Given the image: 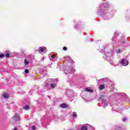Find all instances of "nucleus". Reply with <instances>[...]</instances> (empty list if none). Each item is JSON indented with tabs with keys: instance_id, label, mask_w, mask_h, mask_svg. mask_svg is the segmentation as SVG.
Segmentation results:
<instances>
[{
	"instance_id": "f257e3e1",
	"label": "nucleus",
	"mask_w": 130,
	"mask_h": 130,
	"mask_svg": "<svg viewBox=\"0 0 130 130\" xmlns=\"http://www.w3.org/2000/svg\"><path fill=\"white\" fill-rule=\"evenodd\" d=\"M105 5L104 4H102L99 8L98 11V13H104L105 11H107V8L105 7Z\"/></svg>"
},
{
	"instance_id": "f03ea898",
	"label": "nucleus",
	"mask_w": 130,
	"mask_h": 130,
	"mask_svg": "<svg viewBox=\"0 0 130 130\" xmlns=\"http://www.w3.org/2000/svg\"><path fill=\"white\" fill-rule=\"evenodd\" d=\"M76 72V70L74 68H69L64 70V73L66 75H69V74H74Z\"/></svg>"
},
{
	"instance_id": "7ed1b4c3",
	"label": "nucleus",
	"mask_w": 130,
	"mask_h": 130,
	"mask_svg": "<svg viewBox=\"0 0 130 130\" xmlns=\"http://www.w3.org/2000/svg\"><path fill=\"white\" fill-rule=\"evenodd\" d=\"M121 63L122 66H123L124 67H126V66L128 64V61L127 60V59L124 58L122 59Z\"/></svg>"
},
{
	"instance_id": "20e7f679",
	"label": "nucleus",
	"mask_w": 130,
	"mask_h": 130,
	"mask_svg": "<svg viewBox=\"0 0 130 130\" xmlns=\"http://www.w3.org/2000/svg\"><path fill=\"white\" fill-rule=\"evenodd\" d=\"M104 98H105L104 95H101L99 99V100H101L102 103L103 104H104V103H105V102H106V100H105L104 99Z\"/></svg>"
},
{
	"instance_id": "39448f33",
	"label": "nucleus",
	"mask_w": 130,
	"mask_h": 130,
	"mask_svg": "<svg viewBox=\"0 0 130 130\" xmlns=\"http://www.w3.org/2000/svg\"><path fill=\"white\" fill-rule=\"evenodd\" d=\"M44 48V47H40L39 48V52L40 53H42V52H47V50H45L43 49Z\"/></svg>"
},
{
	"instance_id": "423d86ee",
	"label": "nucleus",
	"mask_w": 130,
	"mask_h": 130,
	"mask_svg": "<svg viewBox=\"0 0 130 130\" xmlns=\"http://www.w3.org/2000/svg\"><path fill=\"white\" fill-rule=\"evenodd\" d=\"M14 119L15 121H18V120H20V116L18 114H16L15 116L14 117Z\"/></svg>"
},
{
	"instance_id": "0eeeda50",
	"label": "nucleus",
	"mask_w": 130,
	"mask_h": 130,
	"mask_svg": "<svg viewBox=\"0 0 130 130\" xmlns=\"http://www.w3.org/2000/svg\"><path fill=\"white\" fill-rule=\"evenodd\" d=\"M60 106L61 108H68V107H69V106L64 103L61 104Z\"/></svg>"
},
{
	"instance_id": "6e6552de",
	"label": "nucleus",
	"mask_w": 130,
	"mask_h": 130,
	"mask_svg": "<svg viewBox=\"0 0 130 130\" xmlns=\"http://www.w3.org/2000/svg\"><path fill=\"white\" fill-rule=\"evenodd\" d=\"M100 90H103L104 89H105V85L104 84H102L99 86Z\"/></svg>"
},
{
	"instance_id": "1a4fd4ad",
	"label": "nucleus",
	"mask_w": 130,
	"mask_h": 130,
	"mask_svg": "<svg viewBox=\"0 0 130 130\" xmlns=\"http://www.w3.org/2000/svg\"><path fill=\"white\" fill-rule=\"evenodd\" d=\"M50 86H51V88H52V89H54V88H55L56 87V84L51 83L50 84Z\"/></svg>"
},
{
	"instance_id": "9d476101",
	"label": "nucleus",
	"mask_w": 130,
	"mask_h": 130,
	"mask_svg": "<svg viewBox=\"0 0 130 130\" xmlns=\"http://www.w3.org/2000/svg\"><path fill=\"white\" fill-rule=\"evenodd\" d=\"M9 96H10V95H9V94H8V93H4V98L5 99H7L9 98Z\"/></svg>"
},
{
	"instance_id": "9b49d317",
	"label": "nucleus",
	"mask_w": 130,
	"mask_h": 130,
	"mask_svg": "<svg viewBox=\"0 0 130 130\" xmlns=\"http://www.w3.org/2000/svg\"><path fill=\"white\" fill-rule=\"evenodd\" d=\"M85 91L87 92H90V93L93 92V89H91L90 88H86Z\"/></svg>"
},
{
	"instance_id": "f8f14e48",
	"label": "nucleus",
	"mask_w": 130,
	"mask_h": 130,
	"mask_svg": "<svg viewBox=\"0 0 130 130\" xmlns=\"http://www.w3.org/2000/svg\"><path fill=\"white\" fill-rule=\"evenodd\" d=\"M81 130H88V127L86 126H83L81 127Z\"/></svg>"
},
{
	"instance_id": "ddd939ff",
	"label": "nucleus",
	"mask_w": 130,
	"mask_h": 130,
	"mask_svg": "<svg viewBox=\"0 0 130 130\" xmlns=\"http://www.w3.org/2000/svg\"><path fill=\"white\" fill-rule=\"evenodd\" d=\"M24 64L25 66H28L29 64V61L27 59L24 60Z\"/></svg>"
},
{
	"instance_id": "4468645a",
	"label": "nucleus",
	"mask_w": 130,
	"mask_h": 130,
	"mask_svg": "<svg viewBox=\"0 0 130 130\" xmlns=\"http://www.w3.org/2000/svg\"><path fill=\"white\" fill-rule=\"evenodd\" d=\"M24 109H25V110H28V109H30V107L29 106H25L23 107Z\"/></svg>"
},
{
	"instance_id": "2eb2a0df",
	"label": "nucleus",
	"mask_w": 130,
	"mask_h": 130,
	"mask_svg": "<svg viewBox=\"0 0 130 130\" xmlns=\"http://www.w3.org/2000/svg\"><path fill=\"white\" fill-rule=\"evenodd\" d=\"M5 56H6V57H10V53L7 52L5 54Z\"/></svg>"
},
{
	"instance_id": "dca6fc26",
	"label": "nucleus",
	"mask_w": 130,
	"mask_h": 130,
	"mask_svg": "<svg viewBox=\"0 0 130 130\" xmlns=\"http://www.w3.org/2000/svg\"><path fill=\"white\" fill-rule=\"evenodd\" d=\"M72 116L73 117H77V113L76 112H73Z\"/></svg>"
},
{
	"instance_id": "f3484780",
	"label": "nucleus",
	"mask_w": 130,
	"mask_h": 130,
	"mask_svg": "<svg viewBox=\"0 0 130 130\" xmlns=\"http://www.w3.org/2000/svg\"><path fill=\"white\" fill-rule=\"evenodd\" d=\"M4 57H5V54H0V58H4Z\"/></svg>"
},
{
	"instance_id": "a211bd4d",
	"label": "nucleus",
	"mask_w": 130,
	"mask_h": 130,
	"mask_svg": "<svg viewBox=\"0 0 130 130\" xmlns=\"http://www.w3.org/2000/svg\"><path fill=\"white\" fill-rule=\"evenodd\" d=\"M29 73V70L28 69H25V74H28Z\"/></svg>"
},
{
	"instance_id": "6ab92c4d",
	"label": "nucleus",
	"mask_w": 130,
	"mask_h": 130,
	"mask_svg": "<svg viewBox=\"0 0 130 130\" xmlns=\"http://www.w3.org/2000/svg\"><path fill=\"white\" fill-rule=\"evenodd\" d=\"M117 53H119V52H121V50L120 49H118L116 50Z\"/></svg>"
},
{
	"instance_id": "aec40b11",
	"label": "nucleus",
	"mask_w": 130,
	"mask_h": 130,
	"mask_svg": "<svg viewBox=\"0 0 130 130\" xmlns=\"http://www.w3.org/2000/svg\"><path fill=\"white\" fill-rule=\"evenodd\" d=\"M51 57L53 59V58H55V55L54 54L51 55Z\"/></svg>"
},
{
	"instance_id": "412c9836",
	"label": "nucleus",
	"mask_w": 130,
	"mask_h": 130,
	"mask_svg": "<svg viewBox=\"0 0 130 130\" xmlns=\"http://www.w3.org/2000/svg\"><path fill=\"white\" fill-rule=\"evenodd\" d=\"M31 128L32 129L35 130V129H36V127H35V126H32L31 127Z\"/></svg>"
},
{
	"instance_id": "4be33fe9",
	"label": "nucleus",
	"mask_w": 130,
	"mask_h": 130,
	"mask_svg": "<svg viewBox=\"0 0 130 130\" xmlns=\"http://www.w3.org/2000/svg\"><path fill=\"white\" fill-rule=\"evenodd\" d=\"M63 50H68V48H67V47H64L63 48Z\"/></svg>"
},
{
	"instance_id": "5701e85b",
	"label": "nucleus",
	"mask_w": 130,
	"mask_h": 130,
	"mask_svg": "<svg viewBox=\"0 0 130 130\" xmlns=\"http://www.w3.org/2000/svg\"><path fill=\"white\" fill-rule=\"evenodd\" d=\"M66 58H67V59H70V58H71V57H70V56H66Z\"/></svg>"
},
{
	"instance_id": "b1692460",
	"label": "nucleus",
	"mask_w": 130,
	"mask_h": 130,
	"mask_svg": "<svg viewBox=\"0 0 130 130\" xmlns=\"http://www.w3.org/2000/svg\"><path fill=\"white\" fill-rule=\"evenodd\" d=\"M106 79H102V80H99L100 82H101V81H104V82H105V81H106Z\"/></svg>"
},
{
	"instance_id": "393cba45",
	"label": "nucleus",
	"mask_w": 130,
	"mask_h": 130,
	"mask_svg": "<svg viewBox=\"0 0 130 130\" xmlns=\"http://www.w3.org/2000/svg\"><path fill=\"white\" fill-rule=\"evenodd\" d=\"M123 121H126V118H124L122 119Z\"/></svg>"
},
{
	"instance_id": "a878e982",
	"label": "nucleus",
	"mask_w": 130,
	"mask_h": 130,
	"mask_svg": "<svg viewBox=\"0 0 130 130\" xmlns=\"http://www.w3.org/2000/svg\"><path fill=\"white\" fill-rule=\"evenodd\" d=\"M115 35H118V33H117V32H115Z\"/></svg>"
},
{
	"instance_id": "bb28decb",
	"label": "nucleus",
	"mask_w": 130,
	"mask_h": 130,
	"mask_svg": "<svg viewBox=\"0 0 130 130\" xmlns=\"http://www.w3.org/2000/svg\"><path fill=\"white\" fill-rule=\"evenodd\" d=\"M107 59H108H108H109V57L108 56V57H107Z\"/></svg>"
},
{
	"instance_id": "cd10ccee",
	"label": "nucleus",
	"mask_w": 130,
	"mask_h": 130,
	"mask_svg": "<svg viewBox=\"0 0 130 130\" xmlns=\"http://www.w3.org/2000/svg\"><path fill=\"white\" fill-rule=\"evenodd\" d=\"M14 130H18V129H17V128H15Z\"/></svg>"
},
{
	"instance_id": "c85d7f7f",
	"label": "nucleus",
	"mask_w": 130,
	"mask_h": 130,
	"mask_svg": "<svg viewBox=\"0 0 130 130\" xmlns=\"http://www.w3.org/2000/svg\"><path fill=\"white\" fill-rule=\"evenodd\" d=\"M113 39H114V37H113L112 39V40L113 41Z\"/></svg>"
},
{
	"instance_id": "c756f323",
	"label": "nucleus",
	"mask_w": 130,
	"mask_h": 130,
	"mask_svg": "<svg viewBox=\"0 0 130 130\" xmlns=\"http://www.w3.org/2000/svg\"><path fill=\"white\" fill-rule=\"evenodd\" d=\"M103 49H104V50L105 49V48H104Z\"/></svg>"
},
{
	"instance_id": "7c9ffc66",
	"label": "nucleus",
	"mask_w": 130,
	"mask_h": 130,
	"mask_svg": "<svg viewBox=\"0 0 130 130\" xmlns=\"http://www.w3.org/2000/svg\"><path fill=\"white\" fill-rule=\"evenodd\" d=\"M104 19H106V18H104Z\"/></svg>"
}]
</instances>
